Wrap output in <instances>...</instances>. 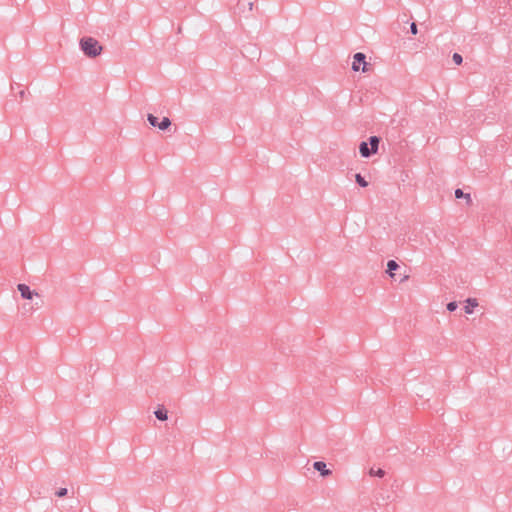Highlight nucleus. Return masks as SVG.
I'll return each mask as SVG.
<instances>
[{"instance_id":"nucleus-1","label":"nucleus","mask_w":512,"mask_h":512,"mask_svg":"<svg viewBox=\"0 0 512 512\" xmlns=\"http://www.w3.org/2000/svg\"><path fill=\"white\" fill-rule=\"evenodd\" d=\"M79 45L83 53L90 58H94L102 52V46L93 37L81 38Z\"/></svg>"},{"instance_id":"nucleus-2","label":"nucleus","mask_w":512,"mask_h":512,"mask_svg":"<svg viewBox=\"0 0 512 512\" xmlns=\"http://www.w3.org/2000/svg\"><path fill=\"white\" fill-rule=\"evenodd\" d=\"M147 120L149 124L153 127H158L160 130H166L170 127L171 121L168 117H164L162 121H158V118L153 114L147 115Z\"/></svg>"},{"instance_id":"nucleus-3","label":"nucleus","mask_w":512,"mask_h":512,"mask_svg":"<svg viewBox=\"0 0 512 512\" xmlns=\"http://www.w3.org/2000/svg\"><path fill=\"white\" fill-rule=\"evenodd\" d=\"M366 56L365 54L361 53V52H357L356 54H354V57H353V63H352V70L357 72L360 70V65L363 64V67H362V71L365 72L366 71Z\"/></svg>"},{"instance_id":"nucleus-4","label":"nucleus","mask_w":512,"mask_h":512,"mask_svg":"<svg viewBox=\"0 0 512 512\" xmlns=\"http://www.w3.org/2000/svg\"><path fill=\"white\" fill-rule=\"evenodd\" d=\"M17 289L23 299L31 300L33 296H38V293L34 290H31L30 287L26 284H18Z\"/></svg>"},{"instance_id":"nucleus-5","label":"nucleus","mask_w":512,"mask_h":512,"mask_svg":"<svg viewBox=\"0 0 512 512\" xmlns=\"http://www.w3.org/2000/svg\"><path fill=\"white\" fill-rule=\"evenodd\" d=\"M313 468L320 472L322 476H328L332 473L331 470L327 469L326 463L323 461L314 462Z\"/></svg>"},{"instance_id":"nucleus-6","label":"nucleus","mask_w":512,"mask_h":512,"mask_svg":"<svg viewBox=\"0 0 512 512\" xmlns=\"http://www.w3.org/2000/svg\"><path fill=\"white\" fill-rule=\"evenodd\" d=\"M359 152L364 158H369L371 155L375 154V152H372V148L369 147V144L365 141L360 143Z\"/></svg>"},{"instance_id":"nucleus-7","label":"nucleus","mask_w":512,"mask_h":512,"mask_svg":"<svg viewBox=\"0 0 512 512\" xmlns=\"http://www.w3.org/2000/svg\"><path fill=\"white\" fill-rule=\"evenodd\" d=\"M477 306H478V302H477V300H476V299H474V298H468V299L466 300V306L464 307V309H465V313H467V314H472V313H473V309H474L475 307H477Z\"/></svg>"},{"instance_id":"nucleus-8","label":"nucleus","mask_w":512,"mask_h":512,"mask_svg":"<svg viewBox=\"0 0 512 512\" xmlns=\"http://www.w3.org/2000/svg\"><path fill=\"white\" fill-rule=\"evenodd\" d=\"M379 142H380V139L377 136H371L369 138L368 144L370 145V148H372V152L377 153L378 147H379Z\"/></svg>"},{"instance_id":"nucleus-9","label":"nucleus","mask_w":512,"mask_h":512,"mask_svg":"<svg viewBox=\"0 0 512 512\" xmlns=\"http://www.w3.org/2000/svg\"><path fill=\"white\" fill-rule=\"evenodd\" d=\"M398 268L399 265L395 260H389L387 262V273H389L391 277L394 276L393 271L397 270Z\"/></svg>"},{"instance_id":"nucleus-10","label":"nucleus","mask_w":512,"mask_h":512,"mask_svg":"<svg viewBox=\"0 0 512 512\" xmlns=\"http://www.w3.org/2000/svg\"><path fill=\"white\" fill-rule=\"evenodd\" d=\"M455 197H456L457 199L465 198V199L467 200V202H468V203H471V202H472V199H471L470 194H468V193H466V194H465V193H464L461 189H459V188L455 190Z\"/></svg>"},{"instance_id":"nucleus-11","label":"nucleus","mask_w":512,"mask_h":512,"mask_svg":"<svg viewBox=\"0 0 512 512\" xmlns=\"http://www.w3.org/2000/svg\"><path fill=\"white\" fill-rule=\"evenodd\" d=\"M155 417L160 421H165L168 418L167 411L164 409H158L154 412Z\"/></svg>"},{"instance_id":"nucleus-12","label":"nucleus","mask_w":512,"mask_h":512,"mask_svg":"<svg viewBox=\"0 0 512 512\" xmlns=\"http://www.w3.org/2000/svg\"><path fill=\"white\" fill-rule=\"evenodd\" d=\"M244 7H248V10L249 11H252V8H253V3L250 2V1H247V0H240L238 2V9L240 11H243L244 10Z\"/></svg>"},{"instance_id":"nucleus-13","label":"nucleus","mask_w":512,"mask_h":512,"mask_svg":"<svg viewBox=\"0 0 512 512\" xmlns=\"http://www.w3.org/2000/svg\"><path fill=\"white\" fill-rule=\"evenodd\" d=\"M385 471L381 468H378V469H374V468H371L369 470V475L370 476H374V477H379V478H382L385 476Z\"/></svg>"},{"instance_id":"nucleus-14","label":"nucleus","mask_w":512,"mask_h":512,"mask_svg":"<svg viewBox=\"0 0 512 512\" xmlns=\"http://www.w3.org/2000/svg\"><path fill=\"white\" fill-rule=\"evenodd\" d=\"M355 180H356L357 184H358L360 187L365 188V187H367V186H368V182H367V181L365 180V178H364L361 174H359V173H357V174L355 175Z\"/></svg>"},{"instance_id":"nucleus-15","label":"nucleus","mask_w":512,"mask_h":512,"mask_svg":"<svg viewBox=\"0 0 512 512\" xmlns=\"http://www.w3.org/2000/svg\"><path fill=\"white\" fill-rule=\"evenodd\" d=\"M452 58H453V61H454V63L456 65H460L462 63V61H463L462 56L460 54H458V53H454Z\"/></svg>"},{"instance_id":"nucleus-16","label":"nucleus","mask_w":512,"mask_h":512,"mask_svg":"<svg viewBox=\"0 0 512 512\" xmlns=\"http://www.w3.org/2000/svg\"><path fill=\"white\" fill-rule=\"evenodd\" d=\"M458 305L455 301H452V302H449L447 304V310L450 311V312H453L457 309Z\"/></svg>"},{"instance_id":"nucleus-17","label":"nucleus","mask_w":512,"mask_h":512,"mask_svg":"<svg viewBox=\"0 0 512 512\" xmlns=\"http://www.w3.org/2000/svg\"><path fill=\"white\" fill-rule=\"evenodd\" d=\"M67 492H68V491H67V489H66V488H60V489H58V490L56 491V495H57L58 497H63V496H65V495L67 494Z\"/></svg>"},{"instance_id":"nucleus-18","label":"nucleus","mask_w":512,"mask_h":512,"mask_svg":"<svg viewBox=\"0 0 512 512\" xmlns=\"http://www.w3.org/2000/svg\"><path fill=\"white\" fill-rule=\"evenodd\" d=\"M410 31L413 35L417 34V25L415 23L411 24Z\"/></svg>"},{"instance_id":"nucleus-19","label":"nucleus","mask_w":512,"mask_h":512,"mask_svg":"<svg viewBox=\"0 0 512 512\" xmlns=\"http://www.w3.org/2000/svg\"><path fill=\"white\" fill-rule=\"evenodd\" d=\"M19 96H20L21 98L25 97V91H24V90H21V91L19 92Z\"/></svg>"}]
</instances>
